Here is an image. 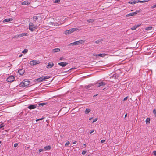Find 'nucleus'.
<instances>
[{"label": "nucleus", "instance_id": "37998d69", "mask_svg": "<svg viewBox=\"0 0 156 156\" xmlns=\"http://www.w3.org/2000/svg\"><path fill=\"white\" fill-rule=\"evenodd\" d=\"M153 153L154 155L156 156V151H153Z\"/></svg>", "mask_w": 156, "mask_h": 156}, {"label": "nucleus", "instance_id": "f3484780", "mask_svg": "<svg viewBox=\"0 0 156 156\" xmlns=\"http://www.w3.org/2000/svg\"><path fill=\"white\" fill-rule=\"evenodd\" d=\"M24 70L22 69H20L18 70V72L21 75H22L24 74Z\"/></svg>", "mask_w": 156, "mask_h": 156}, {"label": "nucleus", "instance_id": "dca6fc26", "mask_svg": "<svg viewBox=\"0 0 156 156\" xmlns=\"http://www.w3.org/2000/svg\"><path fill=\"white\" fill-rule=\"evenodd\" d=\"M12 20V18H8L4 20L3 22L4 23H5L6 22H8Z\"/></svg>", "mask_w": 156, "mask_h": 156}, {"label": "nucleus", "instance_id": "c85d7f7f", "mask_svg": "<svg viewBox=\"0 0 156 156\" xmlns=\"http://www.w3.org/2000/svg\"><path fill=\"white\" fill-rule=\"evenodd\" d=\"M153 112L155 117H156V110L155 109L153 110Z\"/></svg>", "mask_w": 156, "mask_h": 156}, {"label": "nucleus", "instance_id": "f704fd0d", "mask_svg": "<svg viewBox=\"0 0 156 156\" xmlns=\"http://www.w3.org/2000/svg\"><path fill=\"white\" fill-rule=\"evenodd\" d=\"M44 117H42V118H41L39 119H37L36 120V122H37V121H39V120H40L43 119H44Z\"/></svg>", "mask_w": 156, "mask_h": 156}, {"label": "nucleus", "instance_id": "2f4dec72", "mask_svg": "<svg viewBox=\"0 0 156 156\" xmlns=\"http://www.w3.org/2000/svg\"><path fill=\"white\" fill-rule=\"evenodd\" d=\"M33 19L35 21L38 19L37 17L36 16H34L33 17Z\"/></svg>", "mask_w": 156, "mask_h": 156}, {"label": "nucleus", "instance_id": "7ed1b4c3", "mask_svg": "<svg viewBox=\"0 0 156 156\" xmlns=\"http://www.w3.org/2000/svg\"><path fill=\"white\" fill-rule=\"evenodd\" d=\"M78 29L76 28H72L70 29L66 30L65 31V34L66 35L69 34V33H71L74 31H76Z\"/></svg>", "mask_w": 156, "mask_h": 156}, {"label": "nucleus", "instance_id": "6e6d98bb", "mask_svg": "<svg viewBox=\"0 0 156 156\" xmlns=\"http://www.w3.org/2000/svg\"><path fill=\"white\" fill-rule=\"evenodd\" d=\"M60 60H62V57H61V58H60Z\"/></svg>", "mask_w": 156, "mask_h": 156}, {"label": "nucleus", "instance_id": "b1692460", "mask_svg": "<svg viewBox=\"0 0 156 156\" xmlns=\"http://www.w3.org/2000/svg\"><path fill=\"white\" fill-rule=\"evenodd\" d=\"M152 28V27L151 26H149L146 28L145 29L146 30H151Z\"/></svg>", "mask_w": 156, "mask_h": 156}, {"label": "nucleus", "instance_id": "e433bc0d", "mask_svg": "<svg viewBox=\"0 0 156 156\" xmlns=\"http://www.w3.org/2000/svg\"><path fill=\"white\" fill-rule=\"evenodd\" d=\"M69 141H67L66 143L65 144V146H68L69 145Z\"/></svg>", "mask_w": 156, "mask_h": 156}, {"label": "nucleus", "instance_id": "9d476101", "mask_svg": "<svg viewBox=\"0 0 156 156\" xmlns=\"http://www.w3.org/2000/svg\"><path fill=\"white\" fill-rule=\"evenodd\" d=\"M37 107L36 105H31L28 106V108L30 109H32L35 108Z\"/></svg>", "mask_w": 156, "mask_h": 156}, {"label": "nucleus", "instance_id": "6ab92c4d", "mask_svg": "<svg viewBox=\"0 0 156 156\" xmlns=\"http://www.w3.org/2000/svg\"><path fill=\"white\" fill-rule=\"evenodd\" d=\"M138 3V1H136L132 0L129 2V3L131 4H134L135 3Z\"/></svg>", "mask_w": 156, "mask_h": 156}, {"label": "nucleus", "instance_id": "a18cd8bd", "mask_svg": "<svg viewBox=\"0 0 156 156\" xmlns=\"http://www.w3.org/2000/svg\"><path fill=\"white\" fill-rule=\"evenodd\" d=\"M128 97H125L124 99V100L125 101V100H126L128 99Z\"/></svg>", "mask_w": 156, "mask_h": 156}, {"label": "nucleus", "instance_id": "c756f323", "mask_svg": "<svg viewBox=\"0 0 156 156\" xmlns=\"http://www.w3.org/2000/svg\"><path fill=\"white\" fill-rule=\"evenodd\" d=\"M5 126V125H4L3 123H2L0 125V129H1L2 128V127H4Z\"/></svg>", "mask_w": 156, "mask_h": 156}, {"label": "nucleus", "instance_id": "c9c22d12", "mask_svg": "<svg viewBox=\"0 0 156 156\" xmlns=\"http://www.w3.org/2000/svg\"><path fill=\"white\" fill-rule=\"evenodd\" d=\"M45 103H40L39 104V105L40 106H43L44 105H45Z\"/></svg>", "mask_w": 156, "mask_h": 156}, {"label": "nucleus", "instance_id": "5701e85b", "mask_svg": "<svg viewBox=\"0 0 156 156\" xmlns=\"http://www.w3.org/2000/svg\"><path fill=\"white\" fill-rule=\"evenodd\" d=\"M93 86V84H89L88 85L86 86H85V88L86 89H88V88H90V87H91V86Z\"/></svg>", "mask_w": 156, "mask_h": 156}, {"label": "nucleus", "instance_id": "864d4df0", "mask_svg": "<svg viewBox=\"0 0 156 156\" xmlns=\"http://www.w3.org/2000/svg\"><path fill=\"white\" fill-rule=\"evenodd\" d=\"M92 119V117H91V118H89V120H91V119Z\"/></svg>", "mask_w": 156, "mask_h": 156}, {"label": "nucleus", "instance_id": "4d7b16f0", "mask_svg": "<svg viewBox=\"0 0 156 156\" xmlns=\"http://www.w3.org/2000/svg\"><path fill=\"white\" fill-rule=\"evenodd\" d=\"M29 148V147H27V149H28Z\"/></svg>", "mask_w": 156, "mask_h": 156}, {"label": "nucleus", "instance_id": "f03ea898", "mask_svg": "<svg viewBox=\"0 0 156 156\" xmlns=\"http://www.w3.org/2000/svg\"><path fill=\"white\" fill-rule=\"evenodd\" d=\"M106 84V83L103 82H101L96 84V86L97 87H101V88H103V90L106 88L105 85Z\"/></svg>", "mask_w": 156, "mask_h": 156}, {"label": "nucleus", "instance_id": "bf43d9fd", "mask_svg": "<svg viewBox=\"0 0 156 156\" xmlns=\"http://www.w3.org/2000/svg\"><path fill=\"white\" fill-rule=\"evenodd\" d=\"M97 96V95H94V96Z\"/></svg>", "mask_w": 156, "mask_h": 156}, {"label": "nucleus", "instance_id": "a19ab883", "mask_svg": "<svg viewBox=\"0 0 156 156\" xmlns=\"http://www.w3.org/2000/svg\"><path fill=\"white\" fill-rule=\"evenodd\" d=\"M101 41L100 40H98L95 42L96 43H99Z\"/></svg>", "mask_w": 156, "mask_h": 156}, {"label": "nucleus", "instance_id": "de8ad7c7", "mask_svg": "<svg viewBox=\"0 0 156 156\" xmlns=\"http://www.w3.org/2000/svg\"><path fill=\"white\" fill-rule=\"evenodd\" d=\"M94 132V130H92V131H91L90 133V134H91V133H92L93 132Z\"/></svg>", "mask_w": 156, "mask_h": 156}, {"label": "nucleus", "instance_id": "4be33fe9", "mask_svg": "<svg viewBox=\"0 0 156 156\" xmlns=\"http://www.w3.org/2000/svg\"><path fill=\"white\" fill-rule=\"evenodd\" d=\"M106 54L105 53L103 54H98V56H100L101 57H104L105 55Z\"/></svg>", "mask_w": 156, "mask_h": 156}, {"label": "nucleus", "instance_id": "3c124183", "mask_svg": "<svg viewBox=\"0 0 156 156\" xmlns=\"http://www.w3.org/2000/svg\"><path fill=\"white\" fill-rule=\"evenodd\" d=\"M76 143V141H74L73 142V144H75Z\"/></svg>", "mask_w": 156, "mask_h": 156}, {"label": "nucleus", "instance_id": "680f3d73", "mask_svg": "<svg viewBox=\"0 0 156 156\" xmlns=\"http://www.w3.org/2000/svg\"><path fill=\"white\" fill-rule=\"evenodd\" d=\"M88 156H89V155H88Z\"/></svg>", "mask_w": 156, "mask_h": 156}, {"label": "nucleus", "instance_id": "412c9836", "mask_svg": "<svg viewBox=\"0 0 156 156\" xmlns=\"http://www.w3.org/2000/svg\"><path fill=\"white\" fill-rule=\"evenodd\" d=\"M90 111V110L88 108H87L85 111V113L86 114H88Z\"/></svg>", "mask_w": 156, "mask_h": 156}, {"label": "nucleus", "instance_id": "20e7f679", "mask_svg": "<svg viewBox=\"0 0 156 156\" xmlns=\"http://www.w3.org/2000/svg\"><path fill=\"white\" fill-rule=\"evenodd\" d=\"M29 27V29L31 31H34L35 29V26L31 22L30 23Z\"/></svg>", "mask_w": 156, "mask_h": 156}, {"label": "nucleus", "instance_id": "0eeeda50", "mask_svg": "<svg viewBox=\"0 0 156 156\" xmlns=\"http://www.w3.org/2000/svg\"><path fill=\"white\" fill-rule=\"evenodd\" d=\"M15 80V77L12 76H11L8 77L6 79L7 81L8 82H12L13 81Z\"/></svg>", "mask_w": 156, "mask_h": 156}, {"label": "nucleus", "instance_id": "7c9ffc66", "mask_svg": "<svg viewBox=\"0 0 156 156\" xmlns=\"http://www.w3.org/2000/svg\"><path fill=\"white\" fill-rule=\"evenodd\" d=\"M57 23H53V22H51V25H58L57 24Z\"/></svg>", "mask_w": 156, "mask_h": 156}, {"label": "nucleus", "instance_id": "423d86ee", "mask_svg": "<svg viewBox=\"0 0 156 156\" xmlns=\"http://www.w3.org/2000/svg\"><path fill=\"white\" fill-rule=\"evenodd\" d=\"M82 44V40H80L79 41L74 42L73 43H70L69 45H76Z\"/></svg>", "mask_w": 156, "mask_h": 156}, {"label": "nucleus", "instance_id": "a878e982", "mask_svg": "<svg viewBox=\"0 0 156 156\" xmlns=\"http://www.w3.org/2000/svg\"><path fill=\"white\" fill-rule=\"evenodd\" d=\"M28 51V50L27 49H24L23 51H22V53H26Z\"/></svg>", "mask_w": 156, "mask_h": 156}, {"label": "nucleus", "instance_id": "bb28decb", "mask_svg": "<svg viewBox=\"0 0 156 156\" xmlns=\"http://www.w3.org/2000/svg\"><path fill=\"white\" fill-rule=\"evenodd\" d=\"M150 120V119L149 118H147L146 120V123H149Z\"/></svg>", "mask_w": 156, "mask_h": 156}, {"label": "nucleus", "instance_id": "8fccbe9b", "mask_svg": "<svg viewBox=\"0 0 156 156\" xmlns=\"http://www.w3.org/2000/svg\"><path fill=\"white\" fill-rule=\"evenodd\" d=\"M127 114H126L125 115V117H126L127 116Z\"/></svg>", "mask_w": 156, "mask_h": 156}, {"label": "nucleus", "instance_id": "58836bf2", "mask_svg": "<svg viewBox=\"0 0 156 156\" xmlns=\"http://www.w3.org/2000/svg\"><path fill=\"white\" fill-rule=\"evenodd\" d=\"M60 1V0H55L54 2L56 3H58Z\"/></svg>", "mask_w": 156, "mask_h": 156}, {"label": "nucleus", "instance_id": "09e8293b", "mask_svg": "<svg viewBox=\"0 0 156 156\" xmlns=\"http://www.w3.org/2000/svg\"><path fill=\"white\" fill-rule=\"evenodd\" d=\"M23 55L22 54H20L19 56V57H21Z\"/></svg>", "mask_w": 156, "mask_h": 156}, {"label": "nucleus", "instance_id": "2eb2a0df", "mask_svg": "<svg viewBox=\"0 0 156 156\" xmlns=\"http://www.w3.org/2000/svg\"><path fill=\"white\" fill-rule=\"evenodd\" d=\"M140 26V25H135L133 26L131 29L132 30H136L137 28L138 27Z\"/></svg>", "mask_w": 156, "mask_h": 156}, {"label": "nucleus", "instance_id": "f8f14e48", "mask_svg": "<svg viewBox=\"0 0 156 156\" xmlns=\"http://www.w3.org/2000/svg\"><path fill=\"white\" fill-rule=\"evenodd\" d=\"M58 64L59 65L62 66V67H64L66 66L68 64V63L66 62H62L58 63Z\"/></svg>", "mask_w": 156, "mask_h": 156}, {"label": "nucleus", "instance_id": "cd10ccee", "mask_svg": "<svg viewBox=\"0 0 156 156\" xmlns=\"http://www.w3.org/2000/svg\"><path fill=\"white\" fill-rule=\"evenodd\" d=\"M87 21L89 23H93L94 21V20L92 19H89L87 20Z\"/></svg>", "mask_w": 156, "mask_h": 156}, {"label": "nucleus", "instance_id": "a211bd4d", "mask_svg": "<svg viewBox=\"0 0 156 156\" xmlns=\"http://www.w3.org/2000/svg\"><path fill=\"white\" fill-rule=\"evenodd\" d=\"M39 82L44 81L43 76L40 77L36 79Z\"/></svg>", "mask_w": 156, "mask_h": 156}, {"label": "nucleus", "instance_id": "ea45409f", "mask_svg": "<svg viewBox=\"0 0 156 156\" xmlns=\"http://www.w3.org/2000/svg\"><path fill=\"white\" fill-rule=\"evenodd\" d=\"M18 145V144L16 143L14 144V147H17Z\"/></svg>", "mask_w": 156, "mask_h": 156}, {"label": "nucleus", "instance_id": "f257e3e1", "mask_svg": "<svg viewBox=\"0 0 156 156\" xmlns=\"http://www.w3.org/2000/svg\"><path fill=\"white\" fill-rule=\"evenodd\" d=\"M30 84V81L27 79L24 80L22 82H21L20 84V87H27L29 86Z\"/></svg>", "mask_w": 156, "mask_h": 156}, {"label": "nucleus", "instance_id": "603ef678", "mask_svg": "<svg viewBox=\"0 0 156 156\" xmlns=\"http://www.w3.org/2000/svg\"><path fill=\"white\" fill-rule=\"evenodd\" d=\"M76 69L75 68H71L70 69V70H72V69Z\"/></svg>", "mask_w": 156, "mask_h": 156}, {"label": "nucleus", "instance_id": "4468645a", "mask_svg": "<svg viewBox=\"0 0 156 156\" xmlns=\"http://www.w3.org/2000/svg\"><path fill=\"white\" fill-rule=\"evenodd\" d=\"M52 52L54 53L59 52L60 51V49L59 48H55L52 50Z\"/></svg>", "mask_w": 156, "mask_h": 156}, {"label": "nucleus", "instance_id": "aec40b11", "mask_svg": "<svg viewBox=\"0 0 156 156\" xmlns=\"http://www.w3.org/2000/svg\"><path fill=\"white\" fill-rule=\"evenodd\" d=\"M51 146L48 145V146H45L44 147V149L45 150H50V149H51Z\"/></svg>", "mask_w": 156, "mask_h": 156}, {"label": "nucleus", "instance_id": "393cba45", "mask_svg": "<svg viewBox=\"0 0 156 156\" xmlns=\"http://www.w3.org/2000/svg\"><path fill=\"white\" fill-rule=\"evenodd\" d=\"M44 81L45 80L49 79L50 78L49 76H43Z\"/></svg>", "mask_w": 156, "mask_h": 156}, {"label": "nucleus", "instance_id": "1a4fd4ad", "mask_svg": "<svg viewBox=\"0 0 156 156\" xmlns=\"http://www.w3.org/2000/svg\"><path fill=\"white\" fill-rule=\"evenodd\" d=\"M27 35V33H22L20 34L17 35H16L15 37H14V38H18L19 37H22L23 36H26Z\"/></svg>", "mask_w": 156, "mask_h": 156}, {"label": "nucleus", "instance_id": "39448f33", "mask_svg": "<svg viewBox=\"0 0 156 156\" xmlns=\"http://www.w3.org/2000/svg\"><path fill=\"white\" fill-rule=\"evenodd\" d=\"M140 12L139 10H136V11L135 12H132L128 14H126V17H128L129 16H135L138 13H139Z\"/></svg>", "mask_w": 156, "mask_h": 156}, {"label": "nucleus", "instance_id": "c03bdc74", "mask_svg": "<svg viewBox=\"0 0 156 156\" xmlns=\"http://www.w3.org/2000/svg\"><path fill=\"white\" fill-rule=\"evenodd\" d=\"M105 141L104 140H102L101 141V143H104Z\"/></svg>", "mask_w": 156, "mask_h": 156}, {"label": "nucleus", "instance_id": "79ce46f5", "mask_svg": "<svg viewBox=\"0 0 156 156\" xmlns=\"http://www.w3.org/2000/svg\"><path fill=\"white\" fill-rule=\"evenodd\" d=\"M92 56H96V57H98V54H93L92 55Z\"/></svg>", "mask_w": 156, "mask_h": 156}, {"label": "nucleus", "instance_id": "ddd939ff", "mask_svg": "<svg viewBox=\"0 0 156 156\" xmlns=\"http://www.w3.org/2000/svg\"><path fill=\"white\" fill-rule=\"evenodd\" d=\"M30 2L27 0L25 1L22 2V5H29L30 4Z\"/></svg>", "mask_w": 156, "mask_h": 156}, {"label": "nucleus", "instance_id": "72a5a7b5", "mask_svg": "<svg viewBox=\"0 0 156 156\" xmlns=\"http://www.w3.org/2000/svg\"><path fill=\"white\" fill-rule=\"evenodd\" d=\"M98 119L97 118H95V119H93L92 123L95 122L96 121L98 120Z\"/></svg>", "mask_w": 156, "mask_h": 156}, {"label": "nucleus", "instance_id": "13d9d810", "mask_svg": "<svg viewBox=\"0 0 156 156\" xmlns=\"http://www.w3.org/2000/svg\"><path fill=\"white\" fill-rule=\"evenodd\" d=\"M1 143V141H0V144Z\"/></svg>", "mask_w": 156, "mask_h": 156}, {"label": "nucleus", "instance_id": "4c0bfd02", "mask_svg": "<svg viewBox=\"0 0 156 156\" xmlns=\"http://www.w3.org/2000/svg\"><path fill=\"white\" fill-rule=\"evenodd\" d=\"M86 153V151H83L82 152V154L83 155H84Z\"/></svg>", "mask_w": 156, "mask_h": 156}, {"label": "nucleus", "instance_id": "6e6552de", "mask_svg": "<svg viewBox=\"0 0 156 156\" xmlns=\"http://www.w3.org/2000/svg\"><path fill=\"white\" fill-rule=\"evenodd\" d=\"M39 63V61L36 60H33L30 61V64L31 65H35L38 64Z\"/></svg>", "mask_w": 156, "mask_h": 156}, {"label": "nucleus", "instance_id": "49530a36", "mask_svg": "<svg viewBox=\"0 0 156 156\" xmlns=\"http://www.w3.org/2000/svg\"><path fill=\"white\" fill-rule=\"evenodd\" d=\"M43 151V149H40L39 150V152H41L42 151Z\"/></svg>", "mask_w": 156, "mask_h": 156}, {"label": "nucleus", "instance_id": "9b49d317", "mask_svg": "<svg viewBox=\"0 0 156 156\" xmlns=\"http://www.w3.org/2000/svg\"><path fill=\"white\" fill-rule=\"evenodd\" d=\"M54 66V64L52 62H49L48 64L46 66L47 68H52Z\"/></svg>", "mask_w": 156, "mask_h": 156}, {"label": "nucleus", "instance_id": "052dcab7", "mask_svg": "<svg viewBox=\"0 0 156 156\" xmlns=\"http://www.w3.org/2000/svg\"><path fill=\"white\" fill-rule=\"evenodd\" d=\"M84 146H85V145H86V144H84Z\"/></svg>", "mask_w": 156, "mask_h": 156}, {"label": "nucleus", "instance_id": "473e14b6", "mask_svg": "<svg viewBox=\"0 0 156 156\" xmlns=\"http://www.w3.org/2000/svg\"><path fill=\"white\" fill-rule=\"evenodd\" d=\"M136 1H138V2H141V3L145 2H146V1L145 0H144V1L136 0Z\"/></svg>", "mask_w": 156, "mask_h": 156}, {"label": "nucleus", "instance_id": "5fc2aeb1", "mask_svg": "<svg viewBox=\"0 0 156 156\" xmlns=\"http://www.w3.org/2000/svg\"><path fill=\"white\" fill-rule=\"evenodd\" d=\"M153 7H156V4L153 6Z\"/></svg>", "mask_w": 156, "mask_h": 156}]
</instances>
